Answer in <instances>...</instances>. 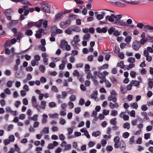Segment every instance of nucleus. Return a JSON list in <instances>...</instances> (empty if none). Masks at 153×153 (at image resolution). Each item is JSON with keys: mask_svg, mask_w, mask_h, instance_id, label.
Masks as SVG:
<instances>
[{"mask_svg": "<svg viewBox=\"0 0 153 153\" xmlns=\"http://www.w3.org/2000/svg\"><path fill=\"white\" fill-rule=\"evenodd\" d=\"M50 5L46 1H44L41 4V9L44 12L46 13H50Z\"/></svg>", "mask_w": 153, "mask_h": 153, "instance_id": "obj_1", "label": "nucleus"}, {"mask_svg": "<svg viewBox=\"0 0 153 153\" xmlns=\"http://www.w3.org/2000/svg\"><path fill=\"white\" fill-rule=\"evenodd\" d=\"M36 33L35 36L37 39L41 38L42 35H44L46 34L45 31V30L42 28L39 29L36 31Z\"/></svg>", "mask_w": 153, "mask_h": 153, "instance_id": "obj_2", "label": "nucleus"}, {"mask_svg": "<svg viewBox=\"0 0 153 153\" xmlns=\"http://www.w3.org/2000/svg\"><path fill=\"white\" fill-rule=\"evenodd\" d=\"M140 47V44L137 40L134 41L132 45V47L133 49L136 51L139 50Z\"/></svg>", "mask_w": 153, "mask_h": 153, "instance_id": "obj_3", "label": "nucleus"}, {"mask_svg": "<svg viewBox=\"0 0 153 153\" xmlns=\"http://www.w3.org/2000/svg\"><path fill=\"white\" fill-rule=\"evenodd\" d=\"M70 21L69 20H67L64 22H61L60 24V27L62 29H65L70 25Z\"/></svg>", "mask_w": 153, "mask_h": 153, "instance_id": "obj_4", "label": "nucleus"}, {"mask_svg": "<svg viewBox=\"0 0 153 153\" xmlns=\"http://www.w3.org/2000/svg\"><path fill=\"white\" fill-rule=\"evenodd\" d=\"M80 41V39H79V36L76 35L74 37L73 40L71 41V44L72 45L74 46Z\"/></svg>", "mask_w": 153, "mask_h": 153, "instance_id": "obj_5", "label": "nucleus"}, {"mask_svg": "<svg viewBox=\"0 0 153 153\" xmlns=\"http://www.w3.org/2000/svg\"><path fill=\"white\" fill-rule=\"evenodd\" d=\"M114 23L117 24L125 27L127 26L126 23L123 21L119 19H116Z\"/></svg>", "mask_w": 153, "mask_h": 153, "instance_id": "obj_6", "label": "nucleus"}, {"mask_svg": "<svg viewBox=\"0 0 153 153\" xmlns=\"http://www.w3.org/2000/svg\"><path fill=\"white\" fill-rule=\"evenodd\" d=\"M115 15L114 14H111V16L109 15L108 16H106L105 17V19L111 22H113L114 21V19H115Z\"/></svg>", "mask_w": 153, "mask_h": 153, "instance_id": "obj_7", "label": "nucleus"}, {"mask_svg": "<svg viewBox=\"0 0 153 153\" xmlns=\"http://www.w3.org/2000/svg\"><path fill=\"white\" fill-rule=\"evenodd\" d=\"M3 12L6 16L10 15L14 12V11L11 9L3 10Z\"/></svg>", "mask_w": 153, "mask_h": 153, "instance_id": "obj_8", "label": "nucleus"}, {"mask_svg": "<svg viewBox=\"0 0 153 153\" xmlns=\"http://www.w3.org/2000/svg\"><path fill=\"white\" fill-rule=\"evenodd\" d=\"M122 1L128 4H130L133 5H137L140 4V1H128L126 0H122Z\"/></svg>", "mask_w": 153, "mask_h": 153, "instance_id": "obj_9", "label": "nucleus"}, {"mask_svg": "<svg viewBox=\"0 0 153 153\" xmlns=\"http://www.w3.org/2000/svg\"><path fill=\"white\" fill-rule=\"evenodd\" d=\"M115 144L114 146L115 148L117 149L119 148L118 143H120V138L118 136L115 137L114 139Z\"/></svg>", "mask_w": 153, "mask_h": 153, "instance_id": "obj_10", "label": "nucleus"}, {"mask_svg": "<svg viewBox=\"0 0 153 153\" xmlns=\"http://www.w3.org/2000/svg\"><path fill=\"white\" fill-rule=\"evenodd\" d=\"M119 147H120V149L123 151H124L125 149L126 145L124 142L121 140L119 143H118Z\"/></svg>", "mask_w": 153, "mask_h": 153, "instance_id": "obj_11", "label": "nucleus"}, {"mask_svg": "<svg viewBox=\"0 0 153 153\" xmlns=\"http://www.w3.org/2000/svg\"><path fill=\"white\" fill-rule=\"evenodd\" d=\"M65 13H63V12H61L57 14L54 19V21H56L57 20H60L62 17L63 14Z\"/></svg>", "mask_w": 153, "mask_h": 153, "instance_id": "obj_12", "label": "nucleus"}, {"mask_svg": "<svg viewBox=\"0 0 153 153\" xmlns=\"http://www.w3.org/2000/svg\"><path fill=\"white\" fill-rule=\"evenodd\" d=\"M144 30L146 32H148V30L150 31V32H153V27L149 25H146L144 27Z\"/></svg>", "mask_w": 153, "mask_h": 153, "instance_id": "obj_13", "label": "nucleus"}, {"mask_svg": "<svg viewBox=\"0 0 153 153\" xmlns=\"http://www.w3.org/2000/svg\"><path fill=\"white\" fill-rule=\"evenodd\" d=\"M113 12L112 11H111L110 10H105L102 11L101 13L102 15L103 16H106L111 14L110 13V12Z\"/></svg>", "mask_w": 153, "mask_h": 153, "instance_id": "obj_14", "label": "nucleus"}, {"mask_svg": "<svg viewBox=\"0 0 153 153\" xmlns=\"http://www.w3.org/2000/svg\"><path fill=\"white\" fill-rule=\"evenodd\" d=\"M96 30L97 32L99 33H102V32L105 33L107 31V29L106 27L101 28L100 27H98L96 29Z\"/></svg>", "mask_w": 153, "mask_h": 153, "instance_id": "obj_15", "label": "nucleus"}, {"mask_svg": "<svg viewBox=\"0 0 153 153\" xmlns=\"http://www.w3.org/2000/svg\"><path fill=\"white\" fill-rule=\"evenodd\" d=\"M114 104L112 102L109 103V106L111 109H113L115 108H117L119 107V104L118 103H116V102Z\"/></svg>", "mask_w": 153, "mask_h": 153, "instance_id": "obj_16", "label": "nucleus"}, {"mask_svg": "<svg viewBox=\"0 0 153 153\" xmlns=\"http://www.w3.org/2000/svg\"><path fill=\"white\" fill-rule=\"evenodd\" d=\"M108 100L109 101H112L114 102H116L117 101V98L111 95L108 97Z\"/></svg>", "mask_w": 153, "mask_h": 153, "instance_id": "obj_17", "label": "nucleus"}, {"mask_svg": "<svg viewBox=\"0 0 153 153\" xmlns=\"http://www.w3.org/2000/svg\"><path fill=\"white\" fill-rule=\"evenodd\" d=\"M33 107L36 108L39 111V109L41 106L38 104L37 102L32 103Z\"/></svg>", "mask_w": 153, "mask_h": 153, "instance_id": "obj_18", "label": "nucleus"}, {"mask_svg": "<svg viewBox=\"0 0 153 153\" xmlns=\"http://www.w3.org/2000/svg\"><path fill=\"white\" fill-rule=\"evenodd\" d=\"M90 37V35L89 34L86 33L84 35L83 39L84 40H86L87 41H89Z\"/></svg>", "mask_w": 153, "mask_h": 153, "instance_id": "obj_19", "label": "nucleus"}, {"mask_svg": "<svg viewBox=\"0 0 153 153\" xmlns=\"http://www.w3.org/2000/svg\"><path fill=\"white\" fill-rule=\"evenodd\" d=\"M19 2L23 4H28L30 5H31L32 4L30 2L27 0H20Z\"/></svg>", "mask_w": 153, "mask_h": 153, "instance_id": "obj_20", "label": "nucleus"}, {"mask_svg": "<svg viewBox=\"0 0 153 153\" xmlns=\"http://www.w3.org/2000/svg\"><path fill=\"white\" fill-rule=\"evenodd\" d=\"M68 44V42L65 40H62L61 42L60 47L62 48L65 47Z\"/></svg>", "mask_w": 153, "mask_h": 153, "instance_id": "obj_21", "label": "nucleus"}, {"mask_svg": "<svg viewBox=\"0 0 153 153\" xmlns=\"http://www.w3.org/2000/svg\"><path fill=\"white\" fill-rule=\"evenodd\" d=\"M49 128L48 127H45L43 128L42 131L40 132L41 134H43L42 132L45 134H48L49 133Z\"/></svg>", "mask_w": 153, "mask_h": 153, "instance_id": "obj_22", "label": "nucleus"}, {"mask_svg": "<svg viewBox=\"0 0 153 153\" xmlns=\"http://www.w3.org/2000/svg\"><path fill=\"white\" fill-rule=\"evenodd\" d=\"M43 21L42 20H40L37 22H35V26L38 27H41L42 23Z\"/></svg>", "mask_w": 153, "mask_h": 153, "instance_id": "obj_23", "label": "nucleus"}, {"mask_svg": "<svg viewBox=\"0 0 153 153\" xmlns=\"http://www.w3.org/2000/svg\"><path fill=\"white\" fill-rule=\"evenodd\" d=\"M91 78L92 79L94 82L95 85L97 86L98 85V82L96 80L97 77H87L88 79H89L90 78Z\"/></svg>", "mask_w": 153, "mask_h": 153, "instance_id": "obj_24", "label": "nucleus"}, {"mask_svg": "<svg viewBox=\"0 0 153 153\" xmlns=\"http://www.w3.org/2000/svg\"><path fill=\"white\" fill-rule=\"evenodd\" d=\"M141 114L144 117L143 118V120L144 121L147 120L149 119V117L147 116V114L146 112H142Z\"/></svg>", "mask_w": 153, "mask_h": 153, "instance_id": "obj_25", "label": "nucleus"}, {"mask_svg": "<svg viewBox=\"0 0 153 153\" xmlns=\"http://www.w3.org/2000/svg\"><path fill=\"white\" fill-rule=\"evenodd\" d=\"M19 22V20H12L11 21L8 25L10 26L16 25Z\"/></svg>", "mask_w": 153, "mask_h": 153, "instance_id": "obj_26", "label": "nucleus"}, {"mask_svg": "<svg viewBox=\"0 0 153 153\" xmlns=\"http://www.w3.org/2000/svg\"><path fill=\"white\" fill-rule=\"evenodd\" d=\"M120 90L121 93L123 94H125L126 92V90L125 87L121 85L120 87Z\"/></svg>", "mask_w": 153, "mask_h": 153, "instance_id": "obj_27", "label": "nucleus"}, {"mask_svg": "<svg viewBox=\"0 0 153 153\" xmlns=\"http://www.w3.org/2000/svg\"><path fill=\"white\" fill-rule=\"evenodd\" d=\"M31 64L33 66H35L36 65H39V63L37 61L33 59L32 60L31 62Z\"/></svg>", "mask_w": 153, "mask_h": 153, "instance_id": "obj_28", "label": "nucleus"}, {"mask_svg": "<svg viewBox=\"0 0 153 153\" xmlns=\"http://www.w3.org/2000/svg\"><path fill=\"white\" fill-rule=\"evenodd\" d=\"M100 132L99 131H94L92 133V136L97 137L100 134Z\"/></svg>", "mask_w": 153, "mask_h": 153, "instance_id": "obj_29", "label": "nucleus"}, {"mask_svg": "<svg viewBox=\"0 0 153 153\" xmlns=\"http://www.w3.org/2000/svg\"><path fill=\"white\" fill-rule=\"evenodd\" d=\"M127 61L128 62L133 63L135 62V59L134 58L129 57Z\"/></svg>", "mask_w": 153, "mask_h": 153, "instance_id": "obj_30", "label": "nucleus"}, {"mask_svg": "<svg viewBox=\"0 0 153 153\" xmlns=\"http://www.w3.org/2000/svg\"><path fill=\"white\" fill-rule=\"evenodd\" d=\"M147 41V38L146 37V39H141L139 43L140 45H143Z\"/></svg>", "mask_w": 153, "mask_h": 153, "instance_id": "obj_31", "label": "nucleus"}, {"mask_svg": "<svg viewBox=\"0 0 153 153\" xmlns=\"http://www.w3.org/2000/svg\"><path fill=\"white\" fill-rule=\"evenodd\" d=\"M18 37V38L17 39V40H19V42H20L19 38H22L23 36V34L21 32H18L16 34Z\"/></svg>", "mask_w": 153, "mask_h": 153, "instance_id": "obj_32", "label": "nucleus"}, {"mask_svg": "<svg viewBox=\"0 0 153 153\" xmlns=\"http://www.w3.org/2000/svg\"><path fill=\"white\" fill-rule=\"evenodd\" d=\"M130 124L126 122L123 124V127L125 128H126L127 129H129L130 128Z\"/></svg>", "mask_w": 153, "mask_h": 153, "instance_id": "obj_33", "label": "nucleus"}, {"mask_svg": "<svg viewBox=\"0 0 153 153\" xmlns=\"http://www.w3.org/2000/svg\"><path fill=\"white\" fill-rule=\"evenodd\" d=\"M110 123L113 125H115L117 124L116 119L114 118L111 119L110 120Z\"/></svg>", "mask_w": 153, "mask_h": 153, "instance_id": "obj_34", "label": "nucleus"}, {"mask_svg": "<svg viewBox=\"0 0 153 153\" xmlns=\"http://www.w3.org/2000/svg\"><path fill=\"white\" fill-rule=\"evenodd\" d=\"M115 30V28L114 27L110 28L108 30V33L110 35L113 32H114Z\"/></svg>", "mask_w": 153, "mask_h": 153, "instance_id": "obj_35", "label": "nucleus"}, {"mask_svg": "<svg viewBox=\"0 0 153 153\" xmlns=\"http://www.w3.org/2000/svg\"><path fill=\"white\" fill-rule=\"evenodd\" d=\"M39 70L42 72H44L45 70V66L43 65H41L39 68Z\"/></svg>", "mask_w": 153, "mask_h": 153, "instance_id": "obj_36", "label": "nucleus"}, {"mask_svg": "<svg viewBox=\"0 0 153 153\" xmlns=\"http://www.w3.org/2000/svg\"><path fill=\"white\" fill-rule=\"evenodd\" d=\"M72 30L74 32H79L80 31L81 29L78 27H75L72 29Z\"/></svg>", "mask_w": 153, "mask_h": 153, "instance_id": "obj_37", "label": "nucleus"}, {"mask_svg": "<svg viewBox=\"0 0 153 153\" xmlns=\"http://www.w3.org/2000/svg\"><path fill=\"white\" fill-rule=\"evenodd\" d=\"M124 63L123 61H121L120 62L118 63L117 64V66L120 67V68H123L124 67Z\"/></svg>", "mask_w": 153, "mask_h": 153, "instance_id": "obj_38", "label": "nucleus"}, {"mask_svg": "<svg viewBox=\"0 0 153 153\" xmlns=\"http://www.w3.org/2000/svg\"><path fill=\"white\" fill-rule=\"evenodd\" d=\"M118 57L120 59H122L124 58V55L123 52H120L119 53H118Z\"/></svg>", "mask_w": 153, "mask_h": 153, "instance_id": "obj_39", "label": "nucleus"}, {"mask_svg": "<svg viewBox=\"0 0 153 153\" xmlns=\"http://www.w3.org/2000/svg\"><path fill=\"white\" fill-rule=\"evenodd\" d=\"M46 102L45 101H42L41 104V107L43 109H45V107L46 105Z\"/></svg>", "mask_w": 153, "mask_h": 153, "instance_id": "obj_40", "label": "nucleus"}, {"mask_svg": "<svg viewBox=\"0 0 153 153\" xmlns=\"http://www.w3.org/2000/svg\"><path fill=\"white\" fill-rule=\"evenodd\" d=\"M149 87L152 88L153 86V81L150 79H149V82L148 83Z\"/></svg>", "mask_w": 153, "mask_h": 153, "instance_id": "obj_41", "label": "nucleus"}, {"mask_svg": "<svg viewBox=\"0 0 153 153\" xmlns=\"http://www.w3.org/2000/svg\"><path fill=\"white\" fill-rule=\"evenodd\" d=\"M34 59L38 62L41 59L40 56L38 55H35L34 56Z\"/></svg>", "mask_w": 153, "mask_h": 153, "instance_id": "obj_42", "label": "nucleus"}, {"mask_svg": "<svg viewBox=\"0 0 153 153\" xmlns=\"http://www.w3.org/2000/svg\"><path fill=\"white\" fill-rule=\"evenodd\" d=\"M97 94V91H95L91 95V98H96V96Z\"/></svg>", "mask_w": 153, "mask_h": 153, "instance_id": "obj_43", "label": "nucleus"}, {"mask_svg": "<svg viewBox=\"0 0 153 153\" xmlns=\"http://www.w3.org/2000/svg\"><path fill=\"white\" fill-rule=\"evenodd\" d=\"M131 107H133V108L135 109H137L138 107L137 104V102H134L131 104Z\"/></svg>", "mask_w": 153, "mask_h": 153, "instance_id": "obj_44", "label": "nucleus"}, {"mask_svg": "<svg viewBox=\"0 0 153 153\" xmlns=\"http://www.w3.org/2000/svg\"><path fill=\"white\" fill-rule=\"evenodd\" d=\"M114 5L119 7H122L123 5V4L119 2H117L113 3Z\"/></svg>", "mask_w": 153, "mask_h": 153, "instance_id": "obj_45", "label": "nucleus"}, {"mask_svg": "<svg viewBox=\"0 0 153 153\" xmlns=\"http://www.w3.org/2000/svg\"><path fill=\"white\" fill-rule=\"evenodd\" d=\"M141 109L143 111H146L148 109V108L146 105H143L141 107Z\"/></svg>", "mask_w": 153, "mask_h": 153, "instance_id": "obj_46", "label": "nucleus"}, {"mask_svg": "<svg viewBox=\"0 0 153 153\" xmlns=\"http://www.w3.org/2000/svg\"><path fill=\"white\" fill-rule=\"evenodd\" d=\"M33 32L30 30H27L25 32V34L28 36H31L32 35Z\"/></svg>", "mask_w": 153, "mask_h": 153, "instance_id": "obj_47", "label": "nucleus"}, {"mask_svg": "<svg viewBox=\"0 0 153 153\" xmlns=\"http://www.w3.org/2000/svg\"><path fill=\"white\" fill-rule=\"evenodd\" d=\"M147 41L150 42H153V36H148L147 37Z\"/></svg>", "mask_w": 153, "mask_h": 153, "instance_id": "obj_48", "label": "nucleus"}, {"mask_svg": "<svg viewBox=\"0 0 153 153\" xmlns=\"http://www.w3.org/2000/svg\"><path fill=\"white\" fill-rule=\"evenodd\" d=\"M117 114V111L114 110H112L111 111V115L114 116H115Z\"/></svg>", "mask_w": 153, "mask_h": 153, "instance_id": "obj_49", "label": "nucleus"}, {"mask_svg": "<svg viewBox=\"0 0 153 153\" xmlns=\"http://www.w3.org/2000/svg\"><path fill=\"white\" fill-rule=\"evenodd\" d=\"M130 134L128 132L124 133L123 135V137L125 138H127L129 136Z\"/></svg>", "mask_w": 153, "mask_h": 153, "instance_id": "obj_50", "label": "nucleus"}, {"mask_svg": "<svg viewBox=\"0 0 153 153\" xmlns=\"http://www.w3.org/2000/svg\"><path fill=\"white\" fill-rule=\"evenodd\" d=\"M131 39V37L130 36H127L125 39V41L127 42H129Z\"/></svg>", "mask_w": 153, "mask_h": 153, "instance_id": "obj_51", "label": "nucleus"}, {"mask_svg": "<svg viewBox=\"0 0 153 153\" xmlns=\"http://www.w3.org/2000/svg\"><path fill=\"white\" fill-rule=\"evenodd\" d=\"M35 26V22H30L28 23V26L29 28H31L33 26Z\"/></svg>", "mask_w": 153, "mask_h": 153, "instance_id": "obj_52", "label": "nucleus"}, {"mask_svg": "<svg viewBox=\"0 0 153 153\" xmlns=\"http://www.w3.org/2000/svg\"><path fill=\"white\" fill-rule=\"evenodd\" d=\"M69 17L71 20H73L77 18V16L71 14L69 15Z\"/></svg>", "mask_w": 153, "mask_h": 153, "instance_id": "obj_53", "label": "nucleus"}, {"mask_svg": "<svg viewBox=\"0 0 153 153\" xmlns=\"http://www.w3.org/2000/svg\"><path fill=\"white\" fill-rule=\"evenodd\" d=\"M56 104L54 102H51L49 104V106L51 108L54 107L56 106Z\"/></svg>", "mask_w": 153, "mask_h": 153, "instance_id": "obj_54", "label": "nucleus"}, {"mask_svg": "<svg viewBox=\"0 0 153 153\" xmlns=\"http://www.w3.org/2000/svg\"><path fill=\"white\" fill-rule=\"evenodd\" d=\"M97 18L99 20H100L103 18L102 15L101 14H97L96 16Z\"/></svg>", "mask_w": 153, "mask_h": 153, "instance_id": "obj_55", "label": "nucleus"}, {"mask_svg": "<svg viewBox=\"0 0 153 153\" xmlns=\"http://www.w3.org/2000/svg\"><path fill=\"white\" fill-rule=\"evenodd\" d=\"M113 34L114 36H117L120 35V33L118 30H115Z\"/></svg>", "mask_w": 153, "mask_h": 153, "instance_id": "obj_56", "label": "nucleus"}, {"mask_svg": "<svg viewBox=\"0 0 153 153\" xmlns=\"http://www.w3.org/2000/svg\"><path fill=\"white\" fill-rule=\"evenodd\" d=\"M62 98L64 99L66 97L67 95V92L65 91H63L62 92Z\"/></svg>", "mask_w": 153, "mask_h": 153, "instance_id": "obj_57", "label": "nucleus"}, {"mask_svg": "<svg viewBox=\"0 0 153 153\" xmlns=\"http://www.w3.org/2000/svg\"><path fill=\"white\" fill-rule=\"evenodd\" d=\"M73 75L75 76H78L79 75V73L77 70H74L73 72Z\"/></svg>", "mask_w": 153, "mask_h": 153, "instance_id": "obj_58", "label": "nucleus"}, {"mask_svg": "<svg viewBox=\"0 0 153 153\" xmlns=\"http://www.w3.org/2000/svg\"><path fill=\"white\" fill-rule=\"evenodd\" d=\"M70 100L71 101H74L76 99V96L74 95H72L69 97Z\"/></svg>", "mask_w": 153, "mask_h": 153, "instance_id": "obj_59", "label": "nucleus"}, {"mask_svg": "<svg viewBox=\"0 0 153 153\" xmlns=\"http://www.w3.org/2000/svg\"><path fill=\"white\" fill-rule=\"evenodd\" d=\"M106 149L108 151H111L113 149V148L111 146H108L107 147Z\"/></svg>", "mask_w": 153, "mask_h": 153, "instance_id": "obj_60", "label": "nucleus"}, {"mask_svg": "<svg viewBox=\"0 0 153 153\" xmlns=\"http://www.w3.org/2000/svg\"><path fill=\"white\" fill-rule=\"evenodd\" d=\"M13 83V82L11 81H8V82H7V86L9 88H10L12 86V84Z\"/></svg>", "mask_w": 153, "mask_h": 153, "instance_id": "obj_61", "label": "nucleus"}, {"mask_svg": "<svg viewBox=\"0 0 153 153\" xmlns=\"http://www.w3.org/2000/svg\"><path fill=\"white\" fill-rule=\"evenodd\" d=\"M146 57V60L148 62H150L152 61V56L149 55Z\"/></svg>", "mask_w": 153, "mask_h": 153, "instance_id": "obj_62", "label": "nucleus"}, {"mask_svg": "<svg viewBox=\"0 0 153 153\" xmlns=\"http://www.w3.org/2000/svg\"><path fill=\"white\" fill-rule=\"evenodd\" d=\"M9 140L10 142H13L15 140V137L13 135H11L9 137Z\"/></svg>", "mask_w": 153, "mask_h": 153, "instance_id": "obj_63", "label": "nucleus"}, {"mask_svg": "<svg viewBox=\"0 0 153 153\" xmlns=\"http://www.w3.org/2000/svg\"><path fill=\"white\" fill-rule=\"evenodd\" d=\"M70 62L72 63H73L75 62V59L74 56H71L69 58Z\"/></svg>", "mask_w": 153, "mask_h": 153, "instance_id": "obj_64", "label": "nucleus"}]
</instances>
